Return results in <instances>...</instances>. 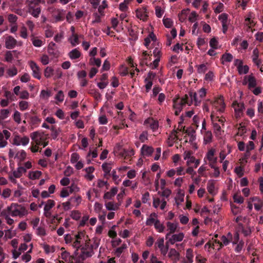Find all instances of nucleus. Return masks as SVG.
<instances>
[{"instance_id":"nucleus-1","label":"nucleus","mask_w":263,"mask_h":263,"mask_svg":"<svg viewBox=\"0 0 263 263\" xmlns=\"http://www.w3.org/2000/svg\"><path fill=\"white\" fill-rule=\"evenodd\" d=\"M8 210L10 211L11 215L12 217L22 216L26 213V209L17 203H12L8 206Z\"/></svg>"},{"instance_id":"nucleus-2","label":"nucleus","mask_w":263,"mask_h":263,"mask_svg":"<svg viewBox=\"0 0 263 263\" xmlns=\"http://www.w3.org/2000/svg\"><path fill=\"white\" fill-rule=\"evenodd\" d=\"M215 150L211 148L207 153L204 160L205 161L206 159L209 161V165L211 167H215L217 162V157H215Z\"/></svg>"},{"instance_id":"nucleus-3","label":"nucleus","mask_w":263,"mask_h":263,"mask_svg":"<svg viewBox=\"0 0 263 263\" xmlns=\"http://www.w3.org/2000/svg\"><path fill=\"white\" fill-rule=\"evenodd\" d=\"M212 104L217 111L221 113L224 111L226 104L224 102L223 96H220L216 98L214 101L212 102Z\"/></svg>"},{"instance_id":"nucleus-4","label":"nucleus","mask_w":263,"mask_h":263,"mask_svg":"<svg viewBox=\"0 0 263 263\" xmlns=\"http://www.w3.org/2000/svg\"><path fill=\"white\" fill-rule=\"evenodd\" d=\"M136 13V16L138 18L144 22H146L147 20L148 17V11L146 6H144L137 9Z\"/></svg>"},{"instance_id":"nucleus-5","label":"nucleus","mask_w":263,"mask_h":263,"mask_svg":"<svg viewBox=\"0 0 263 263\" xmlns=\"http://www.w3.org/2000/svg\"><path fill=\"white\" fill-rule=\"evenodd\" d=\"M29 138L27 136L21 137L18 135H16L13 139V144L16 145H26L29 143Z\"/></svg>"},{"instance_id":"nucleus-6","label":"nucleus","mask_w":263,"mask_h":263,"mask_svg":"<svg viewBox=\"0 0 263 263\" xmlns=\"http://www.w3.org/2000/svg\"><path fill=\"white\" fill-rule=\"evenodd\" d=\"M30 66L33 71V76L35 78L40 80L41 78L40 67L33 61L30 62Z\"/></svg>"},{"instance_id":"nucleus-7","label":"nucleus","mask_w":263,"mask_h":263,"mask_svg":"<svg viewBox=\"0 0 263 263\" xmlns=\"http://www.w3.org/2000/svg\"><path fill=\"white\" fill-rule=\"evenodd\" d=\"M184 238V234L183 233H180L178 234L171 235L168 237V241L171 245L174 244L176 242H179L182 240Z\"/></svg>"},{"instance_id":"nucleus-8","label":"nucleus","mask_w":263,"mask_h":263,"mask_svg":"<svg viewBox=\"0 0 263 263\" xmlns=\"http://www.w3.org/2000/svg\"><path fill=\"white\" fill-rule=\"evenodd\" d=\"M233 235L231 233H228L227 236L222 235L220 238V248L224 246H227L232 240Z\"/></svg>"},{"instance_id":"nucleus-9","label":"nucleus","mask_w":263,"mask_h":263,"mask_svg":"<svg viewBox=\"0 0 263 263\" xmlns=\"http://www.w3.org/2000/svg\"><path fill=\"white\" fill-rule=\"evenodd\" d=\"M166 226L168 230H169V232H168L165 235V239H167L169 236L175 232L178 227V224H175L171 222H167Z\"/></svg>"},{"instance_id":"nucleus-10","label":"nucleus","mask_w":263,"mask_h":263,"mask_svg":"<svg viewBox=\"0 0 263 263\" xmlns=\"http://www.w3.org/2000/svg\"><path fill=\"white\" fill-rule=\"evenodd\" d=\"M16 40L12 36H8L6 39V48L9 49L14 48L16 44Z\"/></svg>"},{"instance_id":"nucleus-11","label":"nucleus","mask_w":263,"mask_h":263,"mask_svg":"<svg viewBox=\"0 0 263 263\" xmlns=\"http://www.w3.org/2000/svg\"><path fill=\"white\" fill-rule=\"evenodd\" d=\"M141 154L144 156L149 157L154 152V148L152 146L143 145L141 148Z\"/></svg>"},{"instance_id":"nucleus-12","label":"nucleus","mask_w":263,"mask_h":263,"mask_svg":"<svg viewBox=\"0 0 263 263\" xmlns=\"http://www.w3.org/2000/svg\"><path fill=\"white\" fill-rule=\"evenodd\" d=\"M28 12L33 17L37 18L41 13V9L40 7H35V6H29L28 8Z\"/></svg>"},{"instance_id":"nucleus-13","label":"nucleus","mask_w":263,"mask_h":263,"mask_svg":"<svg viewBox=\"0 0 263 263\" xmlns=\"http://www.w3.org/2000/svg\"><path fill=\"white\" fill-rule=\"evenodd\" d=\"M43 136L44 133L36 131L31 133L30 135V137L31 139L34 141L36 145H40L41 142L37 139L40 138L41 139V137H42Z\"/></svg>"},{"instance_id":"nucleus-14","label":"nucleus","mask_w":263,"mask_h":263,"mask_svg":"<svg viewBox=\"0 0 263 263\" xmlns=\"http://www.w3.org/2000/svg\"><path fill=\"white\" fill-rule=\"evenodd\" d=\"M18 165L19 166L16 171H14L13 172V177L15 178H20L23 173H25L26 172V169L23 167L21 166V163L19 162L18 163Z\"/></svg>"},{"instance_id":"nucleus-15","label":"nucleus","mask_w":263,"mask_h":263,"mask_svg":"<svg viewBox=\"0 0 263 263\" xmlns=\"http://www.w3.org/2000/svg\"><path fill=\"white\" fill-rule=\"evenodd\" d=\"M233 107L236 114L238 116H240V114L242 113L245 108L243 103H238L237 102H235L233 103Z\"/></svg>"},{"instance_id":"nucleus-16","label":"nucleus","mask_w":263,"mask_h":263,"mask_svg":"<svg viewBox=\"0 0 263 263\" xmlns=\"http://www.w3.org/2000/svg\"><path fill=\"white\" fill-rule=\"evenodd\" d=\"M185 105L182 101L180 100L179 97L173 99V107L174 109L182 110L183 107Z\"/></svg>"},{"instance_id":"nucleus-17","label":"nucleus","mask_w":263,"mask_h":263,"mask_svg":"<svg viewBox=\"0 0 263 263\" xmlns=\"http://www.w3.org/2000/svg\"><path fill=\"white\" fill-rule=\"evenodd\" d=\"M103 171L104 172V177L108 178V176L110 175V171L112 168L111 164L110 163H103L102 165Z\"/></svg>"},{"instance_id":"nucleus-18","label":"nucleus","mask_w":263,"mask_h":263,"mask_svg":"<svg viewBox=\"0 0 263 263\" xmlns=\"http://www.w3.org/2000/svg\"><path fill=\"white\" fill-rule=\"evenodd\" d=\"M118 188L114 187L111 189L110 192L105 193L104 195V198L105 199H111L117 193Z\"/></svg>"},{"instance_id":"nucleus-19","label":"nucleus","mask_w":263,"mask_h":263,"mask_svg":"<svg viewBox=\"0 0 263 263\" xmlns=\"http://www.w3.org/2000/svg\"><path fill=\"white\" fill-rule=\"evenodd\" d=\"M51 131V136L53 140H58V137L60 133L61 132V129L60 128H57L55 126H52L50 127Z\"/></svg>"},{"instance_id":"nucleus-20","label":"nucleus","mask_w":263,"mask_h":263,"mask_svg":"<svg viewBox=\"0 0 263 263\" xmlns=\"http://www.w3.org/2000/svg\"><path fill=\"white\" fill-rule=\"evenodd\" d=\"M189 95L191 97V103L192 104L193 101H194V105L195 106H198L200 102L201 99H199L197 97V93L195 92H190Z\"/></svg>"},{"instance_id":"nucleus-21","label":"nucleus","mask_w":263,"mask_h":263,"mask_svg":"<svg viewBox=\"0 0 263 263\" xmlns=\"http://www.w3.org/2000/svg\"><path fill=\"white\" fill-rule=\"evenodd\" d=\"M257 85L256 80L255 78L253 76L252 74L248 76V88L251 89L252 88H254Z\"/></svg>"},{"instance_id":"nucleus-22","label":"nucleus","mask_w":263,"mask_h":263,"mask_svg":"<svg viewBox=\"0 0 263 263\" xmlns=\"http://www.w3.org/2000/svg\"><path fill=\"white\" fill-rule=\"evenodd\" d=\"M81 52L77 48L72 49L68 53V55L71 60L78 59L81 56Z\"/></svg>"},{"instance_id":"nucleus-23","label":"nucleus","mask_w":263,"mask_h":263,"mask_svg":"<svg viewBox=\"0 0 263 263\" xmlns=\"http://www.w3.org/2000/svg\"><path fill=\"white\" fill-rule=\"evenodd\" d=\"M64 11L62 9H58L56 11L57 14L54 15L56 22L62 21L64 19Z\"/></svg>"},{"instance_id":"nucleus-24","label":"nucleus","mask_w":263,"mask_h":263,"mask_svg":"<svg viewBox=\"0 0 263 263\" xmlns=\"http://www.w3.org/2000/svg\"><path fill=\"white\" fill-rule=\"evenodd\" d=\"M258 51L257 49H255L253 51V56H252V61L253 62L256 64V65L259 67L260 63L261 61L260 60H258Z\"/></svg>"},{"instance_id":"nucleus-25","label":"nucleus","mask_w":263,"mask_h":263,"mask_svg":"<svg viewBox=\"0 0 263 263\" xmlns=\"http://www.w3.org/2000/svg\"><path fill=\"white\" fill-rule=\"evenodd\" d=\"M56 45L53 42H50L48 47V52L50 55H53L54 57H57L58 55L57 51H55L54 49V47Z\"/></svg>"},{"instance_id":"nucleus-26","label":"nucleus","mask_w":263,"mask_h":263,"mask_svg":"<svg viewBox=\"0 0 263 263\" xmlns=\"http://www.w3.org/2000/svg\"><path fill=\"white\" fill-rule=\"evenodd\" d=\"M30 120L31 125L35 127L38 126L41 122V119L36 116L30 117Z\"/></svg>"},{"instance_id":"nucleus-27","label":"nucleus","mask_w":263,"mask_h":263,"mask_svg":"<svg viewBox=\"0 0 263 263\" xmlns=\"http://www.w3.org/2000/svg\"><path fill=\"white\" fill-rule=\"evenodd\" d=\"M69 40L72 46L73 47L76 46L77 45L80 43L79 41V36L76 33L72 34V35L70 37Z\"/></svg>"},{"instance_id":"nucleus-28","label":"nucleus","mask_w":263,"mask_h":263,"mask_svg":"<svg viewBox=\"0 0 263 263\" xmlns=\"http://www.w3.org/2000/svg\"><path fill=\"white\" fill-rule=\"evenodd\" d=\"M206 65L207 63L196 65L195 67L197 68V72L200 74L205 73L208 69Z\"/></svg>"},{"instance_id":"nucleus-29","label":"nucleus","mask_w":263,"mask_h":263,"mask_svg":"<svg viewBox=\"0 0 263 263\" xmlns=\"http://www.w3.org/2000/svg\"><path fill=\"white\" fill-rule=\"evenodd\" d=\"M237 69L239 74H247L249 72V67L247 65L243 66V65L242 64L241 65L238 66Z\"/></svg>"},{"instance_id":"nucleus-30","label":"nucleus","mask_w":263,"mask_h":263,"mask_svg":"<svg viewBox=\"0 0 263 263\" xmlns=\"http://www.w3.org/2000/svg\"><path fill=\"white\" fill-rule=\"evenodd\" d=\"M189 12V10L188 9H183L178 14L179 20L180 22H183L185 20Z\"/></svg>"},{"instance_id":"nucleus-31","label":"nucleus","mask_w":263,"mask_h":263,"mask_svg":"<svg viewBox=\"0 0 263 263\" xmlns=\"http://www.w3.org/2000/svg\"><path fill=\"white\" fill-rule=\"evenodd\" d=\"M89 93L96 100H99L101 99V95L97 89H92L90 90Z\"/></svg>"},{"instance_id":"nucleus-32","label":"nucleus","mask_w":263,"mask_h":263,"mask_svg":"<svg viewBox=\"0 0 263 263\" xmlns=\"http://www.w3.org/2000/svg\"><path fill=\"white\" fill-rule=\"evenodd\" d=\"M42 175L41 171H36L34 172H30L29 174V178L32 180L39 179Z\"/></svg>"},{"instance_id":"nucleus-33","label":"nucleus","mask_w":263,"mask_h":263,"mask_svg":"<svg viewBox=\"0 0 263 263\" xmlns=\"http://www.w3.org/2000/svg\"><path fill=\"white\" fill-rule=\"evenodd\" d=\"M55 205V202L54 200L49 199L47 201V203L45 204L44 210V211H50L51 208H52Z\"/></svg>"},{"instance_id":"nucleus-34","label":"nucleus","mask_w":263,"mask_h":263,"mask_svg":"<svg viewBox=\"0 0 263 263\" xmlns=\"http://www.w3.org/2000/svg\"><path fill=\"white\" fill-rule=\"evenodd\" d=\"M85 233L84 231L79 232L77 234L74 236V239H77L83 243V241H85Z\"/></svg>"},{"instance_id":"nucleus-35","label":"nucleus","mask_w":263,"mask_h":263,"mask_svg":"<svg viewBox=\"0 0 263 263\" xmlns=\"http://www.w3.org/2000/svg\"><path fill=\"white\" fill-rule=\"evenodd\" d=\"M15 158L20 160V162L24 161L26 157V153L24 150L18 152L15 155Z\"/></svg>"},{"instance_id":"nucleus-36","label":"nucleus","mask_w":263,"mask_h":263,"mask_svg":"<svg viewBox=\"0 0 263 263\" xmlns=\"http://www.w3.org/2000/svg\"><path fill=\"white\" fill-rule=\"evenodd\" d=\"M193 250L191 249H188L186 253V257L189 261L187 263H192L193 262Z\"/></svg>"},{"instance_id":"nucleus-37","label":"nucleus","mask_w":263,"mask_h":263,"mask_svg":"<svg viewBox=\"0 0 263 263\" xmlns=\"http://www.w3.org/2000/svg\"><path fill=\"white\" fill-rule=\"evenodd\" d=\"M155 228L159 232H162L164 230V226L161 224L159 220H156L155 222Z\"/></svg>"},{"instance_id":"nucleus-38","label":"nucleus","mask_w":263,"mask_h":263,"mask_svg":"<svg viewBox=\"0 0 263 263\" xmlns=\"http://www.w3.org/2000/svg\"><path fill=\"white\" fill-rule=\"evenodd\" d=\"M233 199L234 201L237 203L241 204L243 202V198L238 193L234 195Z\"/></svg>"},{"instance_id":"nucleus-39","label":"nucleus","mask_w":263,"mask_h":263,"mask_svg":"<svg viewBox=\"0 0 263 263\" xmlns=\"http://www.w3.org/2000/svg\"><path fill=\"white\" fill-rule=\"evenodd\" d=\"M107 7V1H103L102 4L98 7V11L102 15H104V10Z\"/></svg>"},{"instance_id":"nucleus-40","label":"nucleus","mask_w":263,"mask_h":263,"mask_svg":"<svg viewBox=\"0 0 263 263\" xmlns=\"http://www.w3.org/2000/svg\"><path fill=\"white\" fill-rule=\"evenodd\" d=\"M32 42L33 45L37 47H41L43 44V42L39 39L37 37H33L32 39Z\"/></svg>"},{"instance_id":"nucleus-41","label":"nucleus","mask_w":263,"mask_h":263,"mask_svg":"<svg viewBox=\"0 0 263 263\" xmlns=\"http://www.w3.org/2000/svg\"><path fill=\"white\" fill-rule=\"evenodd\" d=\"M127 248V245L125 243L123 244L121 247L118 248L115 252V255L117 257H120L124 250Z\"/></svg>"},{"instance_id":"nucleus-42","label":"nucleus","mask_w":263,"mask_h":263,"mask_svg":"<svg viewBox=\"0 0 263 263\" xmlns=\"http://www.w3.org/2000/svg\"><path fill=\"white\" fill-rule=\"evenodd\" d=\"M212 139V134L211 131L205 132L204 136V141L206 143L211 142Z\"/></svg>"},{"instance_id":"nucleus-43","label":"nucleus","mask_w":263,"mask_h":263,"mask_svg":"<svg viewBox=\"0 0 263 263\" xmlns=\"http://www.w3.org/2000/svg\"><path fill=\"white\" fill-rule=\"evenodd\" d=\"M168 257L170 258L175 257L176 259L178 260L179 253L175 249H171L168 253Z\"/></svg>"},{"instance_id":"nucleus-44","label":"nucleus","mask_w":263,"mask_h":263,"mask_svg":"<svg viewBox=\"0 0 263 263\" xmlns=\"http://www.w3.org/2000/svg\"><path fill=\"white\" fill-rule=\"evenodd\" d=\"M82 256L83 257V256H85L86 257H91L93 254V248H90V250H85L84 249H82Z\"/></svg>"},{"instance_id":"nucleus-45","label":"nucleus","mask_w":263,"mask_h":263,"mask_svg":"<svg viewBox=\"0 0 263 263\" xmlns=\"http://www.w3.org/2000/svg\"><path fill=\"white\" fill-rule=\"evenodd\" d=\"M53 69L50 67H47L44 70V76L46 78H49L53 74Z\"/></svg>"},{"instance_id":"nucleus-46","label":"nucleus","mask_w":263,"mask_h":263,"mask_svg":"<svg viewBox=\"0 0 263 263\" xmlns=\"http://www.w3.org/2000/svg\"><path fill=\"white\" fill-rule=\"evenodd\" d=\"M7 73L9 77H12L17 74V70L16 67H13L8 69L7 71Z\"/></svg>"},{"instance_id":"nucleus-47","label":"nucleus","mask_w":263,"mask_h":263,"mask_svg":"<svg viewBox=\"0 0 263 263\" xmlns=\"http://www.w3.org/2000/svg\"><path fill=\"white\" fill-rule=\"evenodd\" d=\"M233 58V55L230 53H226L222 55L221 59L226 62H230Z\"/></svg>"},{"instance_id":"nucleus-48","label":"nucleus","mask_w":263,"mask_h":263,"mask_svg":"<svg viewBox=\"0 0 263 263\" xmlns=\"http://www.w3.org/2000/svg\"><path fill=\"white\" fill-rule=\"evenodd\" d=\"M28 102L25 101H21L19 102L20 109L22 111H24L27 109L28 107Z\"/></svg>"},{"instance_id":"nucleus-49","label":"nucleus","mask_w":263,"mask_h":263,"mask_svg":"<svg viewBox=\"0 0 263 263\" xmlns=\"http://www.w3.org/2000/svg\"><path fill=\"white\" fill-rule=\"evenodd\" d=\"M106 209L109 211H115L118 209V207L115 205L112 202H108L105 203Z\"/></svg>"},{"instance_id":"nucleus-50","label":"nucleus","mask_w":263,"mask_h":263,"mask_svg":"<svg viewBox=\"0 0 263 263\" xmlns=\"http://www.w3.org/2000/svg\"><path fill=\"white\" fill-rule=\"evenodd\" d=\"M90 62L91 65H95L97 67H100L101 64V60L100 59H96L95 58H91L90 59Z\"/></svg>"},{"instance_id":"nucleus-51","label":"nucleus","mask_w":263,"mask_h":263,"mask_svg":"<svg viewBox=\"0 0 263 263\" xmlns=\"http://www.w3.org/2000/svg\"><path fill=\"white\" fill-rule=\"evenodd\" d=\"M55 99L60 102H63L64 99L63 91L62 90L59 91L55 97Z\"/></svg>"},{"instance_id":"nucleus-52","label":"nucleus","mask_w":263,"mask_h":263,"mask_svg":"<svg viewBox=\"0 0 263 263\" xmlns=\"http://www.w3.org/2000/svg\"><path fill=\"white\" fill-rule=\"evenodd\" d=\"M163 23L166 28H171L173 25L172 21L171 19L168 18H163Z\"/></svg>"},{"instance_id":"nucleus-53","label":"nucleus","mask_w":263,"mask_h":263,"mask_svg":"<svg viewBox=\"0 0 263 263\" xmlns=\"http://www.w3.org/2000/svg\"><path fill=\"white\" fill-rule=\"evenodd\" d=\"M41 0H26V3L28 5V8L29 6H35L38 5Z\"/></svg>"},{"instance_id":"nucleus-54","label":"nucleus","mask_w":263,"mask_h":263,"mask_svg":"<svg viewBox=\"0 0 263 263\" xmlns=\"http://www.w3.org/2000/svg\"><path fill=\"white\" fill-rule=\"evenodd\" d=\"M158 194L162 197L168 198L171 194V191L169 189H165L163 192H161L159 191Z\"/></svg>"},{"instance_id":"nucleus-55","label":"nucleus","mask_w":263,"mask_h":263,"mask_svg":"<svg viewBox=\"0 0 263 263\" xmlns=\"http://www.w3.org/2000/svg\"><path fill=\"white\" fill-rule=\"evenodd\" d=\"M218 43V41L216 38L213 37L211 39L210 41V46L213 49H217Z\"/></svg>"},{"instance_id":"nucleus-56","label":"nucleus","mask_w":263,"mask_h":263,"mask_svg":"<svg viewBox=\"0 0 263 263\" xmlns=\"http://www.w3.org/2000/svg\"><path fill=\"white\" fill-rule=\"evenodd\" d=\"M13 119L18 124L21 123V113L19 111H15L13 115Z\"/></svg>"},{"instance_id":"nucleus-57","label":"nucleus","mask_w":263,"mask_h":263,"mask_svg":"<svg viewBox=\"0 0 263 263\" xmlns=\"http://www.w3.org/2000/svg\"><path fill=\"white\" fill-rule=\"evenodd\" d=\"M80 156L77 153H73L71 155L70 161L72 163L77 162L79 159Z\"/></svg>"},{"instance_id":"nucleus-58","label":"nucleus","mask_w":263,"mask_h":263,"mask_svg":"<svg viewBox=\"0 0 263 263\" xmlns=\"http://www.w3.org/2000/svg\"><path fill=\"white\" fill-rule=\"evenodd\" d=\"M218 19L221 21L222 24L227 23L228 20V14L226 13H222L218 16Z\"/></svg>"},{"instance_id":"nucleus-59","label":"nucleus","mask_w":263,"mask_h":263,"mask_svg":"<svg viewBox=\"0 0 263 263\" xmlns=\"http://www.w3.org/2000/svg\"><path fill=\"white\" fill-rule=\"evenodd\" d=\"M10 111L8 109H2L1 111L0 118L2 119H5L8 117Z\"/></svg>"},{"instance_id":"nucleus-60","label":"nucleus","mask_w":263,"mask_h":263,"mask_svg":"<svg viewBox=\"0 0 263 263\" xmlns=\"http://www.w3.org/2000/svg\"><path fill=\"white\" fill-rule=\"evenodd\" d=\"M72 259V263H83V260L85 259V258L82 256H79L78 257H74L72 256L71 257V260Z\"/></svg>"},{"instance_id":"nucleus-61","label":"nucleus","mask_w":263,"mask_h":263,"mask_svg":"<svg viewBox=\"0 0 263 263\" xmlns=\"http://www.w3.org/2000/svg\"><path fill=\"white\" fill-rule=\"evenodd\" d=\"M9 215H11V212L10 211L8 210V206L6 209L3 210L0 213V216L4 217L5 218L9 217Z\"/></svg>"},{"instance_id":"nucleus-62","label":"nucleus","mask_w":263,"mask_h":263,"mask_svg":"<svg viewBox=\"0 0 263 263\" xmlns=\"http://www.w3.org/2000/svg\"><path fill=\"white\" fill-rule=\"evenodd\" d=\"M71 217L73 219L78 220L81 217V213L78 211H72L71 214Z\"/></svg>"},{"instance_id":"nucleus-63","label":"nucleus","mask_w":263,"mask_h":263,"mask_svg":"<svg viewBox=\"0 0 263 263\" xmlns=\"http://www.w3.org/2000/svg\"><path fill=\"white\" fill-rule=\"evenodd\" d=\"M207 189L210 194H213L215 189V185L214 183L208 182L207 184Z\"/></svg>"},{"instance_id":"nucleus-64","label":"nucleus","mask_w":263,"mask_h":263,"mask_svg":"<svg viewBox=\"0 0 263 263\" xmlns=\"http://www.w3.org/2000/svg\"><path fill=\"white\" fill-rule=\"evenodd\" d=\"M36 234L40 236H44L46 235L45 229L42 227H39L36 230Z\"/></svg>"}]
</instances>
